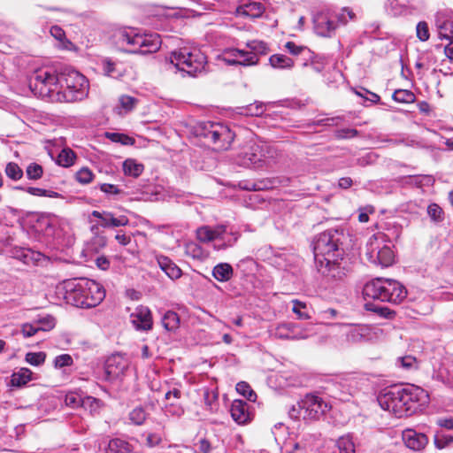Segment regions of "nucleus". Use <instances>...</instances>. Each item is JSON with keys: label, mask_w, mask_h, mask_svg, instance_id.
Returning <instances> with one entry per match:
<instances>
[{"label": "nucleus", "mask_w": 453, "mask_h": 453, "mask_svg": "<svg viewBox=\"0 0 453 453\" xmlns=\"http://www.w3.org/2000/svg\"><path fill=\"white\" fill-rule=\"evenodd\" d=\"M30 88L39 97L72 103L87 96L88 82L83 74L69 66L60 71L45 68L35 72L30 80Z\"/></svg>", "instance_id": "nucleus-1"}, {"label": "nucleus", "mask_w": 453, "mask_h": 453, "mask_svg": "<svg viewBox=\"0 0 453 453\" xmlns=\"http://www.w3.org/2000/svg\"><path fill=\"white\" fill-rule=\"evenodd\" d=\"M428 394L423 388L409 385L405 388L393 387L384 389L377 397L380 406L396 418L416 412L419 406L427 403Z\"/></svg>", "instance_id": "nucleus-2"}, {"label": "nucleus", "mask_w": 453, "mask_h": 453, "mask_svg": "<svg viewBox=\"0 0 453 453\" xmlns=\"http://www.w3.org/2000/svg\"><path fill=\"white\" fill-rule=\"evenodd\" d=\"M58 299L78 308L96 307L105 297L104 287L89 279H71L64 280L56 288Z\"/></svg>", "instance_id": "nucleus-3"}, {"label": "nucleus", "mask_w": 453, "mask_h": 453, "mask_svg": "<svg viewBox=\"0 0 453 453\" xmlns=\"http://www.w3.org/2000/svg\"><path fill=\"white\" fill-rule=\"evenodd\" d=\"M114 38L120 49L133 54L155 53L160 49L162 43L157 34H142L132 27L118 30Z\"/></svg>", "instance_id": "nucleus-4"}, {"label": "nucleus", "mask_w": 453, "mask_h": 453, "mask_svg": "<svg viewBox=\"0 0 453 453\" xmlns=\"http://www.w3.org/2000/svg\"><path fill=\"white\" fill-rule=\"evenodd\" d=\"M167 69L196 77L206 72L207 58L197 48H180L172 51L167 58Z\"/></svg>", "instance_id": "nucleus-5"}, {"label": "nucleus", "mask_w": 453, "mask_h": 453, "mask_svg": "<svg viewBox=\"0 0 453 453\" xmlns=\"http://www.w3.org/2000/svg\"><path fill=\"white\" fill-rule=\"evenodd\" d=\"M348 240L349 234L343 228H330L320 233L313 246L315 261L342 258Z\"/></svg>", "instance_id": "nucleus-6"}, {"label": "nucleus", "mask_w": 453, "mask_h": 453, "mask_svg": "<svg viewBox=\"0 0 453 453\" xmlns=\"http://www.w3.org/2000/svg\"><path fill=\"white\" fill-rule=\"evenodd\" d=\"M196 134L212 142L218 150H227L234 138V133L227 126L211 121L201 123Z\"/></svg>", "instance_id": "nucleus-7"}, {"label": "nucleus", "mask_w": 453, "mask_h": 453, "mask_svg": "<svg viewBox=\"0 0 453 453\" xmlns=\"http://www.w3.org/2000/svg\"><path fill=\"white\" fill-rule=\"evenodd\" d=\"M196 238L202 242H214V248L219 250L233 246L238 236L228 232L226 226L219 225L214 228L208 226L199 227Z\"/></svg>", "instance_id": "nucleus-8"}, {"label": "nucleus", "mask_w": 453, "mask_h": 453, "mask_svg": "<svg viewBox=\"0 0 453 453\" xmlns=\"http://www.w3.org/2000/svg\"><path fill=\"white\" fill-rule=\"evenodd\" d=\"M365 256L369 262L381 267L390 266L395 259L391 248L383 243L380 236L375 234L366 243Z\"/></svg>", "instance_id": "nucleus-9"}, {"label": "nucleus", "mask_w": 453, "mask_h": 453, "mask_svg": "<svg viewBox=\"0 0 453 453\" xmlns=\"http://www.w3.org/2000/svg\"><path fill=\"white\" fill-rule=\"evenodd\" d=\"M319 271L324 278L332 283L342 281L350 271L349 264L347 259H325V262L316 261Z\"/></svg>", "instance_id": "nucleus-10"}, {"label": "nucleus", "mask_w": 453, "mask_h": 453, "mask_svg": "<svg viewBox=\"0 0 453 453\" xmlns=\"http://www.w3.org/2000/svg\"><path fill=\"white\" fill-rule=\"evenodd\" d=\"M269 332L271 336L276 339L291 341L307 339L314 334L312 326H303L293 322L279 324L274 328L270 329Z\"/></svg>", "instance_id": "nucleus-11"}, {"label": "nucleus", "mask_w": 453, "mask_h": 453, "mask_svg": "<svg viewBox=\"0 0 453 453\" xmlns=\"http://www.w3.org/2000/svg\"><path fill=\"white\" fill-rule=\"evenodd\" d=\"M298 407L303 410V419L306 420L319 419L331 408L322 397L312 394L306 395L298 402Z\"/></svg>", "instance_id": "nucleus-12"}, {"label": "nucleus", "mask_w": 453, "mask_h": 453, "mask_svg": "<svg viewBox=\"0 0 453 453\" xmlns=\"http://www.w3.org/2000/svg\"><path fill=\"white\" fill-rule=\"evenodd\" d=\"M339 328L340 332L346 336V341L349 343H358L370 339L372 328L366 325H350V324H329Z\"/></svg>", "instance_id": "nucleus-13"}, {"label": "nucleus", "mask_w": 453, "mask_h": 453, "mask_svg": "<svg viewBox=\"0 0 453 453\" xmlns=\"http://www.w3.org/2000/svg\"><path fill=\"white\" fill-rule=\"evenodd\" d=\"M222 60L230 65H257L258 58L253 53L235 48H227L222 52Z\"/></svg>", "instance_id": "nucleus-14"}, {"label": "nucleus", "mask_w": 453, "mask_h": 453, "mask_svg": "<svg viewBox=\"0 0 453 453\" xmlns=\"http://www.w3.org/2000/svg\"><path fill=\"white\" fill-rule=\"evenodd\" d=\"M338 20L335 15L329 12H318L313 18L314 30L318 35L330 37L338 27Z\"/></svg>", "instance_id": "nucleus-15"}, {"label": "nucleus", "mask_w": 453, "mask_h": 453, "mask_svg": "<svg viewBox=\"0 0 453 453\" xmlns=\"http://www.w3.org/2000/svg\"><path fill=\"white\" fill-rule=\"evenodd\" d=\"M130 321L138 331L150 330L153 325L150 310L146 306L139 305L130 314Z\"/></svg>", "instance_id": "nucleus-16"}, {"label": "nucleus", "mask_w": 453, "mask_h": 453, "mask_svg": "<svg viewBox=\"0 0 453 453\" xmlns=\"http://www.w3.org/2000/svg\"><path fill=\"white\" fill-rule=\"evenodd\" d=\"M127 360L120 355H112L105 362L104 371L106 379L113 380L125 373L127 369Z\"/></svg>", "instance_id": "nucleus-17"}, {"label": "nucleus", "mask_w": 453, "mask_h": 453, "mask_svg": "<svg viewBox=\"0 0 453 453\" xmlns=\"http://www.w3.org/2000/svg\"><path fill=\"white\" fill-rule=\"evenodd\" d=\"M91 216L99 219V225L104 228L125 226L129 224L126 215L116 217L112 212L107 211H93Z\"/></svg>", "instance_id": "nucleus-18"}, {"label": "nucleus", "mask_w": 453, "mask_h": 453, "mask_svg": "<svg viewBox=\"0 0 453 453\" xmlns=\"http://www.w3.org/2000/svg\"><path fill=\"white\" fill-rule=\"evenodd\" d=\"M402 438L405 446L414 451L423 450L428 443L427 436L414 429H405L403 431Z\"/></svg>", "instance_id": "nucleus-19"}, {"label": "nucleus", "mask_w": 453, "mask_h": 453, "mask_svg": "<svg viewBox=\"0 0 453 453\" xmlns=\"http://www.w3.org/2000/svg\"><path fill=\"white\" fill-rule=\"evenodd\" d=\"M386 291L384 302L392 303L395 304L400 303L407 296V291L403 285L395 280H386Z\"/></svg>", "instance_id": "nucleus-20"}, {"label": "nucleus", "mask_w": 453, "mask_h": 453, "mask_svg": "<svg viewBox=\"0 0 453 453\" xmlns=\"http://www.w3.org/2000/svg\"><path fill=\"white\" fill-rule=\"evenodd\" d=\"M386 280L387 279L377 278L367 282L363 289L364 296L367 298L384 302V298L387 296H385V292H387L385 289Z\"/></svg>", "instance_id": "nucleus-21"}, {"label": "nucleus", "mask_w": 453, "mask_h": 453, "mask_svg": "<svg viewBox=\"0 0 453 453\" xmlns=\"http://www.w3.org/2000/svg\"><path fill=\"white\" fill-rule=\"evenodd\" d=\"M233 419L239 425H245L251 420L250 405L243 400H234L230 408Z\"/></svg>", "instance_id": "nucleus-22"}, {"label": "nucleus", "mask_w": 453, "mask_h": 453, "mask_svg": "<svg viewBox=\"0 0 453 453\" xmlns=\"http://www.w3.org/2000/svg\"><path fill=\"white\" fill-rule=\"evenodd\" d=\"M156 260L160 269L172 280L179 279L182 272L180 268L168 257L157 255Z\"/></svg>", "instance_id": "nucleus-23"}, {"label": "nucleus", "mask_w": 453, "mask_h": 453, "mask_svg": "<svg viewBox=\"0 0 453 453\" xmlns=\"http://www.w3.org/2000/svg\"><path fill=\"white\" fill-rule=\"evenodd\" d=\"M263 157L262 149L258 145L254 144L242 153V164L247 167H257L263 161Z\"/></svg>", "instance_id": "nucleus-24"}, {"label": "nucleus", "mask_w": 453, "mask_h": 453, "mask_svg": "<svg viewBox=\"0 0 453 453\" xmlns=\"http://www.w3.org/2000/svg\"><path fill=\"white\" fill-rule=\"evenodd\" d=\"M165 421L162 420L157 422L156 431L144 432L142 434L143 444L149 448H154L159 445L162 442L163 437L165 435Z\"/></svg>", "instance_id": "nucleus-25"}, {"label": "nucleus", "mask_w": 453, "mask_h": 453, "mask_svg": "<svg viewBox=\"0 0 453 453\" xmlns=\"http://www.w3.org/2000/svg\"><path fill=\"white\" fill-rule=\"evenodd\" d=\"M435 22L439 38L448 40L449 42L453 41V21L443 15H438Z\"/></svg>", "instance_id": "nucleus-26"}, {"label": "nucleus", "mask_w": 453, "mask_h": 453, "mask_svg": "<svg viewBox=\"0 0 453 453\" xmlns=\"http://www.w3.org/2000/svg\"><path fill=\"white\" fill-rule=\"evenodd\" d=\"M239 15H244L252 19L261 17L265 12V7L261 3L250 2L237 8Z\"/></svg>", "instance_id": "nucleus-27"}, {"label": "nucleus", "mask_w": 453, "mask_h": 453, "mask_svg": "<svg viewBox=\"0 0 453 453\" xmlns=\"http://www.w3.org/2000/svg\"><path fill=\"white\" fill-rule=\"evenodd\" d=\"M211 274L218 281L226 282L233 278L234 269L228 263H219L213 267Z\"/></svg>", "instance_id": "nucleus-28"}, {"label": "nucleus", "mask_w": 453, "mask_h": 453, "mask_svg": "<svg viewBox=\"0 0 453 453\" xmlns=\"http://www.w3.org/2000/svg\"><path fill=\"white\" fill-rule=\"evenodd\" d=\"M270 65L274 69H291L295 63L294 60L283 54H273L269 58Z\"/></svg>", "instance_id": "nucleus-29"}, {"label": "nucleus", "mask_w": 453, "mask_h": 453, "mask_svg": "<svg viewBox=\"0 0 453 453\" xmlns=\"http://www.w3.org/2000/svg\"><path fill=\"white\" fill-rule=\"evenodd\" d=\"M106 453H130L132 446L125 440L115 438L109 441Z\"/></svg>", "instance_id": "nucleus-30"}, {"label": "nucleus", "mask_w": 453, "mask_h": 453, "mask_svg": "<svg viewBox=\"0 0 453 453\" xmlns=\"http://www.w3.org/2000/svg\"><path fill=\"white\" fill-rule=\"evenodd\" d=\"M32 374L30 369L20 368L12 374L11 384L13 387H23L32 380Z\"/></svg>", "instance_id": "nucleus-31"}, {"label": "nucleus", "mask_w": 453, "mask_h": 453, "mask_svg": "<svg viewBox=\"0 0 453 453\" xmlns=\"http://www.w3.org/2000/svg\"><path fill=\"white\" fill-rule=\"evenodd\" d=\"M143 170V165L138 163L135 159L127 158L123 162V172L126 176L137 178L142 173Z\"/></svg>", "instance_id": "nucleus-32"}, {"label": "nucleus", "mask_w": 453, "mask_h": 453, "mask_svg": "<svg viewBox=\"0 0 453 453\" xmlns=\"http://www.w3.org/2000/svg\"><path fill=\"white\" fill-rule=\"evenodd\" d=\"M334 453H356L355 444L350 435H343L336 441Z\"/></svg>", "instance_id": "nucleus-33"}, {"label": "nucleus", "mask_w": 453, "mask_h": 453, "mask_svg": "<svg viewBox=\"0 0 453 453\" xmlns=\"http://www.w3.org/2000/svg\"><path fill=\"white\" fill-rule=\"evenodd\" d=\"M292 311L296 315L298 319H309L311 318V307L300 300H292Z\"/></svg>", "instance_id": "nucleus-34"}, {"label": "nucleus", "mask_w": 453, "mask_h": 453, "mask_svg": "<svg viewBox=\"0 0 453 453\" xmlns=\"http://www.w3.org/2000/svg\"><path fill=\"white\" fill-rule=\"evenodd\" d=\"M162 325L167 331H175L180 326L179 315L173 311H166L162 318Z\"/></svg>", "instance_id": "nucleus-35"}, {"label": "nucleus", "mask_w": 453, "mask_h": 453, "mask_svg": "<svg viewBox=\"0 0 453 453\" xmlns=\"http://www.w3.org/2000/svg\"><path fill=\"white\" fill-rule=\"evenodd\" d=\"M119 106L116 107V111L119 114H123L132 111L134 108L137 103V99L130 96L122 95L119 98Z\"/></svg>", "instance_id": "nucleus-36"}, {"label": "nucleus", "mask_w": 453, "mask_h": 453, "mask_svg": "<svg viewBox=\"0 0 453 453\" xmlns=\"http://www.w3.org/2000/svg\"><path fill=\"white\" fill-rule=\"evenodd\" d=\"M265 111V106L261 102H255L254 104L240 108V114L246 116H261Z\"/></svg>", "instance_id": "nucleus-37"}, {"label": "nucleus", "mask_w": 453, "mask_h": 453, "mask_svg": "<svg viewBox=\"0 0 453 453\" xmlns=\"http://www.w3.org/2000/svg\"><path fill=\"white\" fill-rule=\"evenodd\" d=\"M392 98L397 103L412 104L416 100V96L409 89H396L393 93Z\"/></svg>", "instance_id": "nucleus-38"}, {"label": "nucleus", "mask_w": 453, "mask_h": 453, "mask_svg": "<svg viewBox=\"0 0 453 453\" xmlns=\"http://www.w3.org/2000/svg\"><path fill=\"white\" fill-rule=\"evenodd\" d=\"M147 418V412L142 406L135 407L129 412V420L132 424L141 426Z\"/></svg>", "instance_id": "nucleus-39"}, {"label": "nucleus", "mask_w": 453, "mask_h": 453, "mask_svg": "<svg viewBox=\"0 0 453 453\" xmlns=\"http://www.w3.org/2000/svg\"><path fill=\"white\" fill-rule=\"evenodd\" d=\"M75 160V154L70 149H64L58 154V164L64 167H68L73 165Z\"/></svg>", "instance_id": "nucleus-40"}, {"label": "nucleus", "mask_w": 453, "mask_h": 453, "mask_svg": "<svg viewBox=\"0 0 453 453\" xmlns=\"http://www.w3.org/2000/svg\"><path fill=\"white\" fill-rule=\"evenodd\" d=\"M246 46L250 49L247 53H253L257 58L259 54H265L268 50L266 43L257 40L248 42Z\"/></svg>", "instance_id": "nucleus-41"}, {"label": "nucleus", "mask_w": 453, "mask_h": 453, "mask_svg": "<svg viewBox=\"0 0 453 453\" xmlns=\"http://www.w3.org/2000/svg\"><path fill=\"white\" fill-rule=\"evenodd\" d=\"M5 174L12 180H19L23 177V171L18 164L10 162L5 166Z\"/></svg>", "instance_id": "nucleus-42"}, {"label": "nucleus", "mask_w": 453, "mask_h": 453, "mask_svg": "<svg viewBox=\"0 0 453 453\" xmlns=\"http://www.w3.org/2000/svg\"><path fill=\"white\" fill-rule=\"evenodd\" d=\"M42 254L40 252L34 251L30 249H23L20 250L19 258L25 264L29 265L30 263L38 262L41 259Z\"/></svg>", "instance_id": "nucleus-43"}, {"label": "nucleus", "mask_w": 453, "mask_h": 453, "mask_svg": "<svg viewBox=\"0 0 453 453\" xmlns=\"http://www.w3.org/2000/svg\"><path fill=\"white\" fill-rule=\"evenodd\" d=\"M35 322L38 326L37 328H39L40 331L44 332L51 330L56 325L54 317L50 315L39 317L35 320Z\"/></svg>", "instance_id": "nucleus-44"}, {"label": "nucleus", "mask_w": 453, "mask_h": 453, "mask_svg": "<svg viewBox=\"0 0 453 453\" xmlns=\"http://www.w3.org/2000/svg\"><path fill=\"white\" fill-rule=\"evenodd\" d=\"M427 214L434 222L439 223L444 220V211L437 203L428 205Z\"/></svg>", "instance_id": "nucleus-45"}, {"label": "nucleus", "mask_w": 453, "mask_h": 453, "mask_svg": "<svg viewBox=\"0 0 453 453\" xmlns=\"http://www.w3.org/2000/svg\"><path fill=\"white\" fill-rule=\"evenodd\" d=\"M42 166L36 163H31L26 169V175L31 180H37L42 177Z\"/></svg>", "instance_id": "nucleus-46"}, {"label": "nucleus", "mask_w": 453, "mask_h": 453, "mask_svg": "<svg viewBox=\"0 0 453 453\" xmlns=\"http://www.w3.org/2000/svg\"><path fill=\"white\" fill-rule=\"evenodd\" d=\"M236 390L239 394L242 395L247 400L255 402L257 398L256 393L251 389L250 386L245 382L241 381L236 385Z\"/></svg>", "instance_id": "nucleus-47"}, {"label": "nucleus", "mask_w": 453, "mask_h": 453, "mask_svg": "<svg viewBox=\"0 0 453 453\" xmlns=\"http://www.w3.org/2000/svg\"><path fill=\"white\" fill-rule=\"evenodd\" d=\"M397 364L406 371L416 370L418 367V362L413 356L398 357Z\"/></svg>", "instance_id": "nucleus-48"}, {"label": "nucleus", "mask_w": 453, "mask_h": 453, "mask_svg": "<svg viewBox=\"0 0 453 453\" xmlns=\"http://www.w3.org/2000/svg\"><path fill=\"white\" fill-rule=\"evenodd\" d=\"M46 354L44 352H28L25 360L31 365L39 366L45 362Z\"/></svg>", "instance_id": "nucleus-49"}, {"label": "nucleus", "mask_w": 453, "mask_h": 453, "mask_svg": "<svg viewBox=\"0 0 453 453\" xmlns=\"http://www.w3.org/2000/svg\"><path fill=\"white\" fill-rule=\"evenodd\" d=\"M453 444V435L446 434H438L434 437V445L437 449H442Z\"/></svg>", "instance_id": "nucleus-50"}, {"label": "nucleus", "mask_w": 453, "mask_h": 453, "mask_svg": "<svg viewBox=\"0 0 453 453\" xmlns=\"http://www.w3.org/2000/svg\"><path fill=\"white\" fill-rule=\"evenodd\" d=\"M73 364V359L71 355L69 354H62L59 356H57L54 358L53 365L54 367L57 369H61L66 366H71Z\"/></svg>", "instance_id": "nucleus-51"}, {"label": "nucleus", "mask_w": 453, "mask_h": 453, "mask_svg": "<svg viewBox=\"0 0 453 453\" xmlns=\"http://www.w3.org/2000/svg\"><path fill=\"white\" fill-rule=\"evenodd\" d=\"M366 309L373 311L381 318H385L388 319H392L395 317V311L388 307H381V306L371 307L370 304H366Z\"/></svg>", "instance_id": "nucleus-52"}, {"label": "nucleus", "mask_w": 453, "mask_h": 453, "mask_svg": "<svg viewBox=\"0 0 453 453\" xmlns=\"http://www.w3.org/2000/svg\"><path fill=\"white\" fill-rule=\"evenodd\" d=\"M106 136L114 142H119L124 145L133 144L134 139L127 134L119 133H107Z\"/></svg>", "instance_id": "nucleus-53"}, {"label": "nucleus", "mask_w": 453, "mask_h": 453, "mask_svg": "<svg viewBox=\"0 0 453 453\" xmlns=\"http://www.w3.org/2000/svg\"><path fill=\"white\" fill-rule=\"evenodd\" d=\"M339 23L347 24L349 21L356 19L355 12L348 7L342 9L338 15H335Z\"/></svg>", "instance_id": "nucleus-54"}, {"label": "nucleus", "mask_w": 453, "mask_h": 453, "mask_svg": "<svg viewBox=\"0 0 453 453\" xmlns=\"http://www.w3.org/2000/svg\"><path fill=\"white\" fill-rule=\"evenodd\" d=\"M94 174L88 168H81L76 173V180L81 184H88L92 181Z\"/></svg>", "instance_id": "nucleus-55"}, {"label": "nucleus", "mask_w": 453, "mask_h": 453, "mask_svg": "<svg viewBox=\"0 0 453 453\" xmlns=\"http://www.w3.org/2000/svg\"><path fill=\"white\" fill-rule=\"evenodd\" d=\"M416 32H417V36L420 41L426 42L429 39L430 34H429L428 25L426 22L419 21L417 24Z\"/></svg>", "instance_id": "nucleus-56"}, {"label": "nucleus", "mask_w": 453, "mask_h": 453, "mask_svg": "<svg viewBox=\"0 0 453 453\" xmlns=\"http://www.w3.org/2000/svg\"><path fill=\"white\" fill-rule=\"evenodd\" d=\"M186 250L187 254L191 256L193 258L200 259L203 256L202 248L195 242L188 243Z\"/></svg>", "instance_id": "nucleus-57"}, {"label": "nucleus", "mask_w": 453, "mask_h": 453, "mask_svg": "<svg viewBox=\"0 0 453 453\" xmlns=\"http://www.w3.org/2000/svg\"><path fill=\"white\" fill-rule=\"evenodd\" d=\"M99 188L107 196H115L120 194L121 190L117 185L110 183L99 184Z\"/></svg>", "instance_id": "nucleus-58"}, {"label": "nucleus", "mask_w": 453, "mask_h": 453, "mask_svg": "<svg viewBox=\"0 0 453 453\" xmlns=\"http://www.w3.org/2000/svg\"><path fill=\"white\" fill-rule=\"evenodd\" d=\"M340 312L334 309V308H328L326 310H323L319 312V318L326 324H329L327 321L333 319H336L339 317Z\"/></svg>", "instance_id": "nucleus-59"}, {"label": "nucleus", "mask_w": 453, "mask_h": 453, "mask_svg": "<svg viewBox=\"0 0 453 453\" xmlns=\"http://www.w3.org/2000/svg\"><path fill=\"white\" fill-rule=\"evenodd\" d=\"M38 326L34 321L33 323H26L22 326L21 332L25 338L35 335L39 330Z\"/></svg>", "instance_id": "nucleus-60"}, {"label": "nucleus", "mask_w": 453, "mask_h": 453, "mask_svg": "<svg viewBox=\"0 0 453 453\" xmlns=\"http://www.w3.org/2000/svg\"><path fill=\"white\" fill-rule=\"evenodd\" d=\"M358 220L361 223H366L369 220V214L374 212V208L371 205L362 207L358 210Z\"/></svg>", "instance_id": "nucleus-61"}, {"label": "nucleus", "mask_w": 453, "mask_h": 453, "mask_svg": "<svg viewBox=\"0 0 453 453\" xmlns=\"http://www.w3.org/2000/svg\"><path fill=\"white\" fill-rule=\"evenodd\" d=\"M203 399L205 404L211 409L213 403L218 399V395L215 393V391L206 388L203 390Z\"/></svg>", "instance_id": "nucleus-62"}, {"label": "nucleus", "mask_w": 453, "mask_h": 453, "mask_svg": "<svg viewBox=\"0 0 453 453\" xmlns=\"http://www.w3.org/2000/svg\"><path fill=\"white\" fill-rule=\"evenodd\" d=\"M357 135V130L354 128H343L336 131V137L340 139L352 138Z\"/></svg>", "instance_id": "nucleus-63"}, {"label": "nucleus", "mask_w": 453, "mask_h": 453, "mask_svg": "<svg viewBox=\"0 0 453 453\" xmlns=\"http://www.w3.org/2000/svg\"><path fill=\"white\" fill-rule=\"evenodd\" d=\"M285 48L289 53L293 55H299L307 50L306 47L296 45L294 42H288L285 44Z\"/></svg>", "instance_id": "nucleus-64"}]
</instances>
